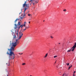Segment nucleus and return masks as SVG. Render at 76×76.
<instances>
[{"label":"nucleus","instance_id":"nucleus-1","mask_svg":"<svg viewBox=\"0 0 76 76\" xmlns=\"http://www.w3.org/2000/svg\"><path fill=\"white\" fill-rule=\"evenodd\" d=\"M8 51L7 53V54L9 55V60H11L12 59L13 60L15 58V55L14 54V53L12 52V51H15L14 48L13 47H12L11 48L9 49H8Z\"/></svg>","mask_w":76,"mask_h":76},{"label":"nucleus","instance_id":"nucleus-2","mask_svg":"<svg viewBox=\"0 0 76 76\" xmlns=\"http://www.w3.org/2000/svg\"><path fill=\"white\" fill-rule=\"evenodd\" d=\"M29 4H23V8H26L27 7H29Z\"/></svg>","mask_w":76,"mask_h":76},{"label":"nucleus","instance_id":"nucleus-3","mask_svg":"<svg viewBox=\"0 0 76 76\" xmlns=\"http://www.w3.org/2000/svg\"><path fill=\"white\" fill-rule=\"evenodd\" d=\"M28 7H27L26 8H25V9L24 11V13L23 16V18H25V16H26V15L25 14V11L26 10V9H28Z\"/></svg>","mask_w":76,"mask_h":76},{"label":"nucleus","instance_id":"nucleus-4","mask_svg":"<svg viewBox=\"0 0 76 76\" xmlns=\"http://www.w3.org/2000/svg\"><path fill=\"white\" fill-rule=\"evenodd\" d=\"M19 35L20 36L18 39H20V38H21V37H22V35H23V34L22 33V32L19 33Z\"/></svg>","mask_w":76,"mask_h":76},{"label":"nucleus","instance_id":"nucleus-5","mask_svg":"<svg viewBox=\"0 0 76 76\" xmlns=\"http://www.w3.org/2000/svg\"><path fill=\"white\" fill-rule=\"evenodd\" d=\"M16 42H15V43H12V46H13L14 47H15L16 46V45H17V44H16Z\"/></svg>","mask_w":76,"mask_h":76},{"label":"nucleus","instance_id":"nucleus-6","mask_svg":"<svg viewBox=\"0 0 76 76\" xmlns=\"http://www.w3.org/2000/svg\"><path fill=\"white\" fill-rule=\"evenodd\" d=\"M69 75V73H67L64 72V73L63 74V75H62V76H68V75Z\"/></svg>","mask_w":76,"mask_h":76},{"label":"nucleus","instance_id":"nucleus-7","mask_svg":"<svg viewBox=\"0 0 76 76\" xmlns=\"http://www.w3.org/2000/svg\"><path fill=\"white\" fill-rule=\"evenodd\" d=\"M18 20H20V18H17L14 21V23H16V22H17V21H18Z\"/></svg>","mask_w":76,"mask_h":76},{"label":"nucleus","instance_id":"nucleus-8","mask_svg":"<svg viewBox=\"0 0 76 76\" xmlns=\"http://www.w3.org/2000/svg\"><path fill=\"white\" fill-rule=\"evenodd\" d=\"M32 1L34 2V3L35 4V3H38V1H34V0H32Z\"/></svg>","mask_w":76,"mask_h":76},{"label":"nucleus","instance_id":"nucleus-9","mask_svg":"<svg viewBox=\"0 0 76 76\" xmlns=\"http://www.w3.org/2000/svg\"><path fill=\"white\" fill-rule=\"evenodd\" d=\"M18 39H16V42H16V44H19V42L18 41Z\"/></svg>","mask_w":76,"mask_h":76},{"label":"nucleus","instance_id":"nucleus-10","mask_svg":"<svg viewBox=\"0 0 76 76\" xmlns=\"http://www.w3.org/2000/svg\"><path fill=\"white\" fill-rule=\"evenodd\" d=\"M13 38L14 39H16V35H14L13 36Z\"/></svg>","mask_w":76,"mask_h":76},{"label":"nucleus","instance_id":"nucleus-11","mask_svg":"<svg viewBox=\"0 0 76 76\" xmlns=\"http://www.w3.org/2000/svg\"><path fill=\"white\" fill-rule=\"evenodd\" d=\"M30 1L31 2H33L32 4L34 5V4H34V3L33 1H32V0H30Z\"/></svg>","mask_w":76,"mask_h":76},{"label":"nucleus","instance_id":"nucleus-12","mask_svg":"<svg viewBox=\"0 0 76 76\" xmlns=\"http://www.w3.org/2000/svg\"><path fill=\"white\" fill-rule=\"evenodd\" d=\"M47 56H48V53H47L46 55H45V56L44 57L45 58V57H47Z\"/></svg>","mask_w":76,"mask_h":76},{"label":"nucleus","instance_id":"nucleus-13","mask_svg":"<svg viewBox=\"0 0 76 76\" xmlns=\"http://www.w3.org/2000/svg\"><path fill=\"white\" fill-rule=\"evenodd\" d=\"M20 27H21V28H22L23 27V26L21 25L19 27V28H20Z\"/></svg>","mask_w":76,"mask_h":76},{"label":"nucleus","instance_id":"nucleus-14","mask_svg":"<svg viewBox=\"0 0 76 76\" xmlns=\"http://www.w3.org/2000/svg\"><path fill=\"white\" fill-rule=\"evenodd\" d=\"M20 19H22H22H23V17H20Z\"/></svg>","mask_w":76,"mask_h":76},{"label":"nucleus","instance_id":"nucleus-15","mask_svg":"<svg viewBox=\"0 0 76 76\" xmlns=\"http://www.w3.org/2000/svg\"><path fill=\"white\" fill-rule=\"evenodd\" d=\"M25 64H26L25 63H23L22 64V65H23V66H24V65H25Z\"/></svg>","mask_w":76,"mask_h":76},{"label":"nucleus","instance_id":"nucleus-16","mask_svg":"<svg viewBox=\"0 0 76 76\" xmlns=\"http://www.w3.org/2000/svg\"><path fill=\"white\" fill-rule=\"evenodd\" d=\"M69 64H69V63L68 64L67 63L66 64V65L67 66H69Z\"/></svg>","mask_w":76,"mask_h":76},{"label":"nucleus","instance_id":"nucleus-17","mask_svg":"<svg viewBox=\"0 0 76 76\" xmlns=\"http://www.w3.org/2000/svg\"><path fill=\"white\" fill-rule=\"evenodd\" d=\"M25 25H26L25 24H24V25L23 24V25L22 26H24V27H25Z\"/></svg>","mask_w":76,"mask_h":76},{"label":"nucleus","instance_id":"nucleus-18","mask_svg":"<svg viewBox=\"0 0 76 76\" xmlns=\"http://www.w3.org/2000/svg\"><path fill=\"white\" fill-rule=\"evenodd\" d=\"M71 50H72V49H70V50H68L67 52H70V51H71Z\"/></svg>","mask_w":76,"mask_h":76},{"label":"nucleus","instance_id":"nucleus-19","mask_svg":"<svg viewBox=\"0 0 76 76\" xmlns=\"http://www.w3.org/2000/svg\"><path fill=\"white\" fill-rule=\"evenodd\" d=\"M56 57H57V56H54V58H56Z\"/></svg>","mask_w":76,"mask_h":76},{"label":"nucleus","instance_id":"nucleus-20","mask_svg":"<svg viewBox=\"0 0 76 76\" xmlns=\"http://www.w3.org/2000/svg\"><path fill=\"white\" fill-rule=\"evenodd\" d=\"M26 2H27L26 1H25V2L24 4H26Z\"/></svg>","mask_w":76,"mask_h":76},{"label":"nucleus","instance_id":"nucleus-21","mask_svg":"<svg viewBox=\"0 0 76 76\" xmlns=\"http://www.w3.org/2000/svg\"><path fill=\"white\" fill-rule=\"evenodd\" d=\"M18 25H20V22H18Z\"/></svg>","mask_w":76,"mask_h":76},{"label":"nucleus","instance_id":"nucleus-22","mask_svg":"<svg viewBox=\"0 0 76 76\" xmlns=\"http://www.w3.org/2000/svg\"><path fill=\"white\" fill-rule=\"evenodd\" d=\"M28 16H31V15L30 14H28Z\"/></svg>","mask_w":76,"mask_h":76},{"label":"nucleus","instance_id":"nucleus-23","mask_svg":"<svg viewBox=\"0 0 76 76\" xmlns=\"http://www.w3.org/2000/svg\"><path fill=\"white\" fill-rule=\"evenodd\" d=\"M70 68H71V67L70 66H69V69H68V70H69L70 69Z\"/></svg>","mask_w":76,"mask_h":76},{"label":"nucleus","instance_id":"nucleus-24","mask_svg":"<svg viewBox=\"0 0 76 76\" xmlns=\"http://www.w3.org/2000/svg\"><path fill=\"white\" fill-rule=\"evenodd\" d=\"M50 38H53V36H50Z\"/></svg>","mask_w":76,"mask_h":76},{"label":"nucleus","instance_id":"nucleus-25","mask_svg":"<svg viewBox=\"0 0 76 76\" xmlns=\"http://www.w3.org/2000/svg\"><path fill=\"white\" fill-rule=\"evenodd\" d=\"M63 11H64V12L65 11H66V9H65V10H63Z\"/></svg>","mask_w":76,"mask_h":76},{"label":"nucleus","instance_id":"nucleus-26","mask_svg":"<svg viewBox=\"0 0 76 76\" xmlns=\"http://www.w3.org/2000/svg\"><path fill=\"white\" fill-rule=\"evenodd\" d=\"M17 36L18 37V32L17 33Z\"/></svg>","mask_w":76,"mask_h":76},{"label":"nucleus","instance_id":"nucleus-27","mask_svg":"<svg viewBox=\"0 0 76 76\" xmlns=\"http://www.w3.org/2000/svg\"><path fill=\"white\" fill-rule=\"evenodd\" d=\"M15 26L16 27V26H17V25H16V24H15Z\"/></svg>","mask_w":76,"mask_h":76},{"label":"nucleus","instance_id":"nucleus-28","mask_svg":"<svg viewBox=\"0 0 76 76\" xmlns=\"http://www.w3.org/2000/svg\"><path fill=\"white\" fill-rule=\"evenodd\" d=\"M26 28H25V29H24L23 30L24 31H25V30H26Z\"/></svg>","mask_w":76,"mask_h":76},{"label":"nucleus","instance_id":"nucleus-29","mask_svg":"<svg viewBox=\"0 0 76 76\" xmlns=\"http://www.w3.org/2000/svg\"><path fill=\"white\" fill-rule=\"evenodd\" d=\"M26 22L25 21L24 22V24H26Z\"/></svg>","mask_w":76,"mask_h":76},{"label":"nucleus","instance_id":"nucleus-30","mask_svg":"<svg viewBox=\"0 0 76 76\" xmlns=\"http://www.w3.org/2000/svg\"><path fill=\"white\" fill-rule=\"evenodd\" d=\"M22 54H23V53H21V54L20 53H19V54H21V55Z\"/></svg>","mask_w":76,"mask_h":76},{"label":"nucleus","instance_id":"nucleus-31","mask_svg":"<svg viewBox=\"0 0 76 76\" xmlns=\"http://www.w3.org/2000/svg\"><path fill=\"white\" fill-rule=\"evenodd\" d=\"M76 73V71H74V73Z\"/></svg>","mask_w":76,"mask_h":76},{"label":"nucleus","instance_id":"nucleus-32","mask_svg":"<svg viewBox=\"0 0 76 76\" xmlns=\"http://www.w3.org/2000/svg\"><path fill=\"white\" fill-rule=\"evenodd\" d=\"M70 67H72V65H71Z\"/></svg>","mask_w":76,"mask_h":76},{"label":"nucleus","instance_id":"nucleus-33","mask_svg":"<svg viewBox=\"0 0 76 76\" xmlns=\"http://www.w3.org/2000/svg\"><path fill=\"white\" fill-rule=\"evenodd\" d=\"M31 4H31V3L30 4V5H31Z\"/></svg>","mask_w":76,"mask_h":76},{"label":"nucleus","instance_id":"nucleus-34","mask_svg":"<svg viewBox=\"0 0 76 76\" xmlns=\"http://www.w3.org/2000/svg\"><path fill=\"white\" fill-rule=\"evenodd\" d=\"M39 0H37V1H38H38Z\"/></svg>","mask_w":76,"mask_h":76},{"label":"nucleus","instance_id":"nucleus-35","mask_svg":"<svg viewBox=\"0 0 76 76\" xmlns=\"http://www.w3.org/2000/svg\"><path fill=\"white\" fill-rule=\"evenodd\" d=\"M28 23H30V21H29V22H28Z\"/></svg>","mask_w":76,"mask_h":76},{"label":"nucleus","instance_id":"nucleus-36","mask_svg":"<svg viewBox=\"0 0 76 76\" xmlns=\"http://www.w3.org/2000/svg\"><path fill=\"white\" fill-rule=\"evenodd\" d=\"M73 76H75V74H74V75H73Z\"/></svg>","mask_w":76,"mask_h":76},{"label":"nucleus","instance_id":"nucleus-37","mask_svg":"<svg viewBox=\"0 0 76 76\" xmlns=\"http://www.w3.org/2000/svg\"><path fill=\"white\" fill-rule=\"evenodd\" d=\"M29 0H26V1H29Z\"/></svg>","mask_w":76,"mask_h":76},{"label":"nucleus","instance_id":"nucleus-38","mask_svg":"<svg viewBox=\"0 0 76 76\" xmlns=\"http://www.w3.org/2000/svg\"><path fill=\"white\" fill-rule=\"evenodd\" d=\"M21 13V12H20V13H19V15H20V13Z\"/></svg>","mask_w":76,"mask_h":76},{"label":"nucleus","instance_id":"nucleus-39","mask_svg":"<svg viewBox=\"0 0 76 76\" xmlns=\"http://www.w3.org/2000/svg\"><path fill=\"white\" fill-rule=\"evenodd\" d=\"M26 28H28V27H26Z\"/></svg>","mask_w":76,"mask_h":76},{"label":"nucleus","instance_id":"nucleus-40","mask_svg":"<svg viewBox=\"0 0 76 76\" xmlns=\"http://www.w3.org/2000/svg\"><path fill=\"white\" fill-rule=\"evenodd\" d=\"M58 44H60V43H58Z\"/></svg>","mask_w":76,"mask_h":76},{"label":"nucleus","instance_id":"nucleus-41","mask_svg":"<svg viewBox=\"0 0 76 76\" xmlns=\"http://www.w3.org/2000/svg\"><path fill=\"white\" fill-rule=\"evenodd\" d=\"M23 32V31H22L21 32Z\"/></svg>","mask_w":76,"mask_h":76},{"label":"nucleus","instance_id":"nucleus-42","mask_svg":"<svg viewBox=\"0 0 76 76\" xmlns=\"http://www.w3.org/2000/svg\"><path fill=\"white\" fill-rule=\"evenodd\" d=\"M59 73H61V72H59Z\"/></svg>","mask_w":76,"mask_h":76},{"label":"nucleus","instance_id":"nucleus-43","mask_svg":"<svg viewBox=\"0 0 76 76\" xmlns=\"http://www.w3.org/2000/svg\"><path fill=\"white\" fill-rule=\"evenodd\" d=\"M8 66H9V64L8 65Z\"/></svg>","mask_w":76,"mask_h":76},{"label":"nucleus","instance_id":"nucleus-44","mask_svg":"<svg viewBox=\"0 0 76 76\" xmlns=\"http://www.w3.org/2000/svg\"><path fill=\"white\" fill-rule=\"evenodd\" d=\"M44 21H45V20H43V22H44Z\"/></svg>","mask_w":76,"mask_h":76},{"label":"nucleus","instance_id":"nucleus-45","mask_svg":"<svg viewBox=\"0 0 76 76\" xmlns=\"http://www.w3.org/2000/svg\"><path fill=\"white\" fill-rule=\"evenodd\" d=\"M7 76H9V75H7Z\"/></svg>","mask_w":76,"mask_h":76},{"label":"nucleus","instance_id":"nucleus-46","mask_svg":"<svg viewBox=\"0 0 76 76\" xmlns=\"http://www.w3.org/2000/svg\"><path fill=\"white\" fill-rule=\"evenodd\" d=\"M56 63V62H55V63Z\"/></svg>","mask_w":76,"mask_h":76},{"label":"nucleus","instance_id":"nucleus-47","mask_svg":"<svg viewBox=\"0 0 76 76\" xmlns=\"http://www.w3.org/2000/svg\"><path fill=\"white\" fill-rule=\"evenodd\" d=\"M6 64H7V63Z\"/></svg>","mask_w":76,"mask_h":76},{"label":"nucleus","instance_id":"nucleus-48","mask_svg":"<svg viewBox=\"0 0 76 76\" xmlns=\"http://www.w3.org/2000/svg\"><path fill=\"white\" fill-rule=\"evenodd\" d=\"M59 74L60 75V73H59Z\"/></svg>","mask_w":76,"mask_h":76}]
</instances>
